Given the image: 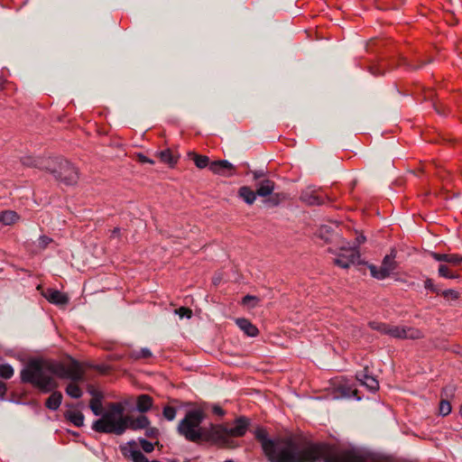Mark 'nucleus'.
Returning a JSON list of instances; mask_svg holds the SVG:
<instances>
[{
  "label": "nucleus",
  "mask_w": 462,
  "mask_h": 462,
  "mask_svg": "<svg viewBox=\"0 0 462 462\" xmlns=\"http://www.w3.org/2000/svg\"><path fill=\"white\" fill-rule=\"evenodd\" d=\"M254 435L269 462H400L391 457L340 449L325 443L310 442L300 447L290 437L271 438L262 427L256 428Z\"/></svg>",
  "instance_id": "1"
},
{
  "label": "nucleus",
  "mask_w": 462,
  "mask_h": 462,
  "mask_svg": "<svg viewBox=\"0 0 462 462\" xmlns=\"http://www.w3.org/2000/svg\"><path fill=\"white\" fill-rule=\"evenodd\" d=\"M21 381L30 383L43 393L57 389L59 383L56 377L82 381L83 369L77 360H72L69 365L63 363L43 358L30 359L20 373Z\"/></svg>",
  "instance_id": "2"
},
{
  "label": "nucleus",
  "mask_w": 462,
  "mask_h": 462,
  "mask_svg": "<svg viewBox=\"0 0 462 462\" xmlns=\"http://www.w3.org/2000/svg\"><path fill=\"white\" fill-rule=\"evenodd\" d=\"M205 414L201 410L195 409L187 411L185 417L179 422L177 431L185 439L198 442L201 439H210L209 428L201 427Z\"/></svg>",
  "instance_id": "3"
},
{
  "label": "nucleus",
  "mask_w": 462,
  "mask_h": 462,
  "mask_svg": "<svg viewBox=\"0 0 462 462\" xmlns=\"http://www.w3.org/2000/svg\"><path fill=\"white\" fill-rule=\"evenodd\" d=\"M123 412L124 407L121 403L111 402L108 405V410L93 422L92 430L98 433L122 435L125 431Z\"/></svg>",
  "instance_id": "4"
},
{
  "label": "nucleus",
  "mask_w": 462,
  "mask_h": 462,
  "mask_svg": "<svg viewBox=\"0 0 462 462\" xmlns=\"http://www.w3.org/2000/svg\"><path fill=\"white\" fill-rule=\"evenodd\" d=\"M249 419L240 416L234 421L233 427L223 424H210L209 436L211 440L222 445H228L230 437H243L248 430Z\"/></svg>",
  "instance_id": "5"
},
{
  "label": "nucleus",
  "mask_w": 462,
  "mask_h": 462,
  "mask_svg": "<svg viewBox=\"0 0 462 462\" xmlns=\"http://www.w3.org/2000/svg\"><path fill=\"white\" fill-rule=\"evenodd\" d=\"M48 165H45L46 171H50L53 177L66 184H76L79 179L77 169L67 160L56 157L48 158Z\"/></svg>",
  "instance_id": "6"
},
{
  "label": "nucleus",
  "mask_w": 462,
  "mask_h": 462,
  "mask_svg": "<svg viewBox=\"0 0 462 462\" xmlns=\"http://www.w3.org/2000/svg\"><path fill=\"white\" fill-rule=\"evenodd\" d=\"M336 254L334 263L340 268L348 269L352 264L359 263L360 253L356 245H350L348 242H343L338 251L329 249Z\"/></svg>",
  "instance_id": "7"
},
{
  "label": "nucleus",
  "mask_w": 462,
  "mask_h": 462,
  "mask_svg": "<svg viewBox=\"0 0 462 462\" xmlns=\"http://www.w3.org/2000/svg\"><path fill=\"white\" fill-rule=\"evenodd\" d=\"M387 335L396 339H420L423 337L421 330L408 326L388 325Z\"/></svg>",
  "instance_id": "8"
},
{
  "label": "nucleus",
  "mask_w": 462,
  "mask_h": 462,
  "mask_svg": "<svg viewBox=\"0 0 462 462\" xmlns=\"http://www.w3.org/2000/svg\"><path fill=\"white\" fill-rule=\"evenodd\" d=\"M120 448L123 456L133 462H149L148 458L136 448L134 441L128 442Z\"/></svg>",
  "instance_id": "9"
},
{
  "label": "nucleus",
  "mask_w": 462,
  "mask_h": 462,
  "mask_svg": "<svg viewBox=\"0 0 462 462\" xmlns=\"http://www.w3.org/2000/svg\"><path fill=\"white\" fill-rule=\"evenodd\" d=\"M356 377L357 381L369 391L375 392L378 390L379 383L375 377L370 374L368 367H365L363 370L357 372Z\"/></svg>",
  "instance_id": "10"
},
{
  "label": "nucleus",
  "mask_w": 462,
  "mask_h": 462,
  "mask_svg": "<svg viewBox=\"0 0 462 462\" xmlns=\"http://www.w3.org/2000/svg\"><path fill=\"white\" fill-rule=\"evenodd\" d=\"M125 426L126 429L134 430L147 429L150 425L149 419L144 415H140L137 418L132 416H125Z\"/></svg>",
  "instance_id": "11"
},
{
  "label": "nucleus",
  "mask_w": 462,
  "mask_h": 462,
  "mask_svg": "<svg viewBox=\"0 0 462 462\" xmlns=\"http://www.w3.org/2000/svg\"><path fill=\"white\" fill-rule=\"evenodd\" d=\"M209 170L215 174L227 176V177L233 176L235 174L233 171L229 172V173L226 172V171H230L234 170V165L226 160H219V161L212 162L209 164Z\"/></svg>",
  "instance_id": "12"
},
{
  "label": "nucleus",
  "mask_w": 462,
  "mask_h": 462,
  "mask_svg": "<svg viewBox=\"0 0 462 462\" xmlns=\"http://www.w3.org/2000/svg\"><path fill=\"white\" fill-rule=\"evenodd\" d=\"M43 296L48 301L56 305H65L69 301V298L66 294L54 289H48L43 293Z\"/></svg>",
  "instance_id": "13"
},
{
  "label": "nucleus",
  "mask_w": 462,
  "mask_h": 462,
  "mask_svg": "<svg viewBox=\"0 0 462 462\" xmlns=\"http://www.w3.org/2000/svg\"><path fill=\"white\" fill-rule=\"evenodd\" d=\"M236 323L238 328L248 337H254L259 333L258 328L247 319H236Z\"/></svg>",
  "instance_id": "14"
},
{
  "label": "nucleus",
  "mask_w": 462,
  "mask_h": 462,
  "mask_svg": "<svg viewBox=\"0 0 462 462\" xmlns=\"http://www.w3.org/2000/svg\"><path fill=\"white\" fill-rule=\"evenodd\" d=\"M256 193L260 197H267L274 190V182L269 179H263L255 183Z\"/></svg>",
  "instance_id": "15"
},
{
  "label": "nucleus",
  "mask_w": 462,
  "mask_h": 462,
  "mask_svg": "<svg viewBox=\"0 0 462 462\" xmlns=\"http://www.w3.org/2000/svg\"><path fill=\"white\" fill-rule=\"evenodd\" d=\"M23 165L26 167H34L46 170L45 165H48V158H34L32 156H24L21 160Z\"/></svg>",
  "instance_id": "16"
},
{
  "label": "nucleus",
  "mask_w": 462,
  "mask_h": 462,
  "mask_svg": "<svg viewBox=\"0 0 462 462\" xmlns=\"http://www.w3.org/2000/svg\"><path fill=\"white\" fill-rule=\"evenodd\" d=\"M51 393V394L47 398L45 402V406L51 411H57L62 402V393L55 390Z\"/></svg>",
  "instance_id": "17"
},
{
  "label": "nucleus",
  "mask_w": 462,
  "mask_h": 462,
  "mask_svg": "<svg viewBox=\"0 0 462 462\" xmlns=\"http://www.w3.org/2000/svg\"><path fill=\"white\" fill-rule=\"evenodd\" d=\"M257 193L248 186H242L238 189V197L246 204L252 205L256 199Z\"/></svg>",
  "instance_id": "18"
},
{
  "label": "nucleus",
  "mask_w": 462,
  "mask_h": 462,
  "mask_svg": "<svg viewBox=\"0 0 462 462\" xmlns=\"http://www.w3.org/2000/svg\"><path fill=\"white\" fill-rule=\"evenodd\" d=\"M452 268L453 267L448 264L440 263L438 269L439 276L446 279H458L460 277L459 273Z\"/></svg>",
  "instance_id": "19"
},
{
  "label": "nucleus",
  "mask_w": 462,
  "mask_h": 462,
  "mask_svg": "<svg viewBox=\"0 0 462 462\" xmlns=\"http://www.w3.org/2000/svg\"><path fill=\"white\" fill-rule=\"evenodd\" d=\"M152 406V398L148 394H141L137 398L136 409L140 412L148 411Z\"/></svg>",
  "instance_id": "20"
},
{
  "label": "nucleus",
  "mask_w": 462,
  "mask_h": 462,
  "mask_svg": "<svg viewBox=\"0 0 462 462\" xmlns=\"http://www.w3.org/2000/svg\"><path fill=\"white\" fill-rule=\"evenodd\" d=\"M64 417L76 427H82L84 425V415L81 411H68L64 413Z\"/></svg>",
  "instance_id": "21"
},
{
  "label": "nucleus",
  "mask_w": 462,
  "mask_h": 462,
  "mask_svg": "<svg viewBox=\"0 0 462 462\" xmlns=\"http://www.w3.org/2000/svg\"><path fill=\"white\" fill-rule=\"evenodd\" d=\"M102 399L103 394L97 393L89 402V408L96 416H101L103 414Z\"/></svg>",
  "instance_id": "22"
},
{
  "label": "nucleus",
  "mask_w": 462,
  "mask_h": 462,
  "mask_svg": "<svg viewBox=\"0 0 462 462\" xmlns=\"http://www.w3.org/2000/svg\"><path fill=\"white\" fill-rule=\"evenodd\" d=\"M300 199L309 205H321L324 203L323 198L319 197L315 192L308 190L301 193Z\"/></svg>",
  "instance_id": "23"
},
{
  "label": "nucleus",
  "mask_w": 462,
  "mask_h": 462,
  "mask_svg": "<svg viewBox=\"0 0 462 462\" xmlns=\"http://www.w3.org/2000/svg\"><path fill=\"white\" fill-rule=\"evenodd\" d=\"M396 252L395 250H392L389 254H386L382 262V266L385 268L391 273L397 268V263L395 261Z\"/></svg>",
  "instance_id": "24"
},
{
  "label": "nucleus",
  "mask_w": 462,
  "mask_h": 462,
  "mask_svg": "<svg viewBox=\"0 0 462 462\" xmlns=\"http://www.w3.org/2000/svg\"><path fill=\"white\" fill-rule=\"evenodd\" d=\"M368 268L370 270V273L372 277L377 279V280H383L390 276L391 273L388 272L383 266L377 267L374 264H369Z\"/></svg>",
  "instance_id": "25"
},
{
  "label": "nucleus",
  "mask_w": 462,
  "mask_h": 462,
  "mask_svg": "<svg viewBox=\"0 0 462 462\" xmlns=\"http://www.w3.org/2000/svg\"><path fill=\"white\" fill-rule=\"evenodd\" d=\"M83 381L84 379L81 382ZM79 382V381H71V383H69L66 387V393L73 399L80 398L83 393L79 386L77 384Z\"/></svg>",
  "instance_id": "26"
},
{
  "label": "nucleus",
  "mask_w": 462,
  "mask_h": 462,
  "mask_svg": "<svg viewBox=\"0 0 462 462\" xmlns=\"http://www.w3.org/2000/svg\"><path fill=\"white\" fill-rule=\"evenodd\" d=\"M18 218L19 217L15 211L5 210L0 213V222L5 226L14 224Z\"/></svg>",
  "instance_id": "27"
},
{
  "label": "nucleus",
  "mask_w": 462,
  "mask_h": 462,
  "mask_svg": "<svg viewBox=\"0 0 462 462\" xmlns=\"http://www.w3.org/2000/svg\"><path fill=\"white\" fill-rule=\"evenodd\" d=\"M160 158H161L162 162H163L171 166H173L174 164H176L177 161H178V158L175 157L169 149L162 151L160 152Z\"/></svg>",
  "instance_id": "28"
},
{
  "label": "nucleus",
  "mask_w": 462,
  "mask_h": 462,
  "mask_svg": "<svg viewBox=\"0 0 462 462\" xmlns=\"http://www.w3.org/2000/svg\"><path fill=\"white\" fill-rule=\"evenodd\" d=\"M387 323L380 322V321H370L368 323V326L373 330H376L382 335H387V329H388Z\"/></svg>",
  "instance_id": "29"
},
{
  "label": "nucleus",
  "mask_w": 462,
  "mask_h": 462,
  "mask_svg": "<svg viewBox=\"0 0 462 462\" xmlns=\"http://www.w3.org/2000/svg\"><path fill=\"white\" fill-rule=\"evenodd\" d=\"M194 162H195L196 166L199 169H204L208 165L209 166V164H210V163H208L209 159L208 156L199 155V154H196V153H194Z\"/></svg>",
  "instance_id": "30"
},
{
  "label": "nucleus",
  "mask_w": 462,
  "mask_h": 462,
  "mask_svg": "<svg viewBox=\"0 0 462 462\" xmlns=\"http://www.w3.org/2000/svg\"><path fill=\"white\" fill-rule=\"evenodd\" d=\"M14 375V369L8 364L0 365V377L10 379Z\"/></svg>",
  "instance_id": "31"
},
{
  "label": "nucleus",
  "mask_w": 462,
  "mask_h": 462,
  "mask_svg": "<svg viewBox=\"0 0 462 462\" xmlns=\"http://www.w3.org/2000/svg\"><path fill=\"white\" fill-rule=\"evenodd\" d=\"M462 263V255L457 254H448L447 264L457 267Z\"/></svg>",
  "instance_id": "32"
},
{
  "label": "nucleus",
  "mask_w": 462,
  "mask_h": 462,
  "mask_svg": "<svg viewBox=\"0 0 462 462\" xmlns=\"http://www.w3.org/2000/svg\"><path fill=\"white\" fill-rule=\"evenodd\" d=\"M176 413H177L176 409L174 407L169 406V405L165 406L162 411L163 417L169 421H171L175 419Z\"/></svg>",
  "instance_id": "33"
},
{
  "label": "nucleus",
  "mask_w": 462,
  "mask_h": 462,
  "mask_svg": "<svg viewBox=\"0 0 462 462\" xmlns=\"http://www.w3.org/2000/svg\"><path fill=\"white\" fill-rule=\"evenodd\" d=\"M439 294H441L446 300H457L459 298V293L458 291H455V290H452V289H448V290H445V291H440Z\"/></svg>",
  "instance_id": "34"
},
{
  "label": "nucleus",
  "mask_w": 462,
  "mask_h": 462,
  "mask_svg": "<svg viewBox=\"0 0 462 462\" xmlns=\"http://www.w3.org/2000/svg\"><path fill=\"white\" fill-rule=\"evenodd\" d=\"M451 412V404L447 400H442L439 403V414L447 416Z\"/></svg>",
  "instance_id": "35"
},
{
  "label": "nucleus",
  "mask_w": 462,
  "mask_h": 462,
  "mask_svg": "<svg viewBox=\"0 0 462 462\" xmlns=\"http://www.w3.org/2000/svg\"><path fill=\"white\" fill-rule=\"evenodd\" d=\"M258 301V298L252 295H245L242 300V303L250 308H254Z\"/></svg>",
  "instance_id": "36"
},
{
  "label": "nucleus",
  "mask_w": 462,
  "mask_h": 462,
  "mask_svg": "<svg viewBox=\"0 0 462 462\" xmlns=\"http://www.w3.org/2000/svg\"><path fill=\"white\" fill-rule=\"evenodd\" d=\"M424 287H425V289H427L434 293L439 294V292H440L439 288L434 284L432 279H430V278L426 279L424 282Z\"/></svg>",
  "instance_id": "37"
},
{
  "label": "nucleus",
  "mask_w": 462,
  "mask_h": 462,
  "mask_svg": "<svg viewBox=\"0 0 462 462\" xmlns=\"http://www.w3.org/2000/svg\"><path fill=\"white\" fill-rule=\"evenodd\" d=\"M430 254L435 261L447 264L448 254H439L436 252H430Z\"/></svg>",
  "instance_id": "38"
},
{
  "label": "nucleus",
  "mask_w": 462,
  "mask_h": 462,
  "mask_svg": "<svg viewBox=\"0 0 462 462\" xmlns=\"http://www.w3.org/2000/svg\"><path fill=\"white\" fill-rule=\"evenodd\" d=\"M175 314L180 316V318L186 317V318L189 319L191 317V315H192V311L189 308L180 307V308L175 310Z\"/></svg>",
  "instance_id": "39"
},
{
  "label": "nucleus",
  "mask_w": 462,
  "mask_h": 462,
  "mask_svg": "<svg viewBox=\"0 0 462 462\" xmlns=\"http://www.w3.org/2000/svg\"><path fill=\"white\" fill-rule=\"evenodd\" d=\"M133 356L136 359L148 358L152 356V352L148 348H142L140 351L134 353Z\"/></svg>",
  "instance_id": "40"
},
{
  "label": "nucleus",
  "mask_w": 462,
  "mask_h": 462,
  "mask_svg": "<svg viewBox=\"0 0 462 462\" xmlns=\"http://www.w3.org/2000/svg\"><path fill=\"white\" fill-rule=\"evenodd\" d=\"M140 445L143 450L146 453H151L154 449L153 444L144 439H140Z\"/></svg>",
  "instance_id": "41"
},
{
  "label": "nucleus",
  "mask_w": 462,
  "mask_h": 462,
  "mask_svg": "<svg viewBox=\"0 0 462 462\" xmlns=\"http://www.w3.org/2000/svg\"><path fill=\"white\" fill-rule=\"evenodd\" d=\"M52 238L47 236H41L39 237V247L42 249H45L51 243H52Z\"/></svg>",
  "instance_id": "42"
},
{
  "label": "nucleus",
  "mask_w": 462,
  "mask_h": 462,
  "mask_svg": "<svg viewBox=\"0 0 462 462\" xmlns=\"http://www.w3.org/2000/svg\"><path fill=\"white\" fill-rule=\"evenodd\" d=\"M251 172L253 174L254 180H258L265 176V171L263 170L253 171Z\"/></svg>",
  "instance_id": "43"
},
{
  "label": "nucleus",
  "mask_w": 462,
  "mask_h": 462,
  "mask_svg": "<svg viewBox=\"0 0 462 462\" xmlns=\"http://www.w3.org/2000/svg\"><path fill=\"white\" fill-rule=\"evenodd\" d=\"M213 412L218 416H223L225 414L224 410L217 405L213 407Z\"/></svg>",
  "instance_id": "44"
},
{
  "label": "nucleus",
  "mask_w": 462,
  "mask_h": 462,
  "mask_svg": "<svg viewBox=\"0 0 462 462\" xmlns=\"http://www.w3.org/2000/svg\"><path fill=\"white\" fill-rule=\"evenodd\" d=\"M6 392V386L5 384L0 381V396H3L5 394Z\"/></svg>",
  "instance_id": "45"
},
{
  "label": "nucleus",
  "mask_w": 462,
  "mask_h": 462,
  "mask_svg": "<svg viewBox=\"0 0 462 462\" xmlns=\"http://www.w3.org/2000/svg\"><path fill=\"white\" fill-rule=\"evenodd\" d=\"M120 235V228L119 227H115L113 230H112V234H111V237H117L119 236Z\"/></svg>",
  "instance_id": "46"
},
{
  "label": "nucleus",
  "mask_w": 462,
  "mask_h": 462,
  "mask_svg": "<svg viewBox=\"0 0 462 462\" xmlns=\"http://www.w3.org/2000/svg\"><path fill=\"white\" fill-rule=\"evenodd\" d=\"M324 232H328V226H323V227L320 228V236L322 238H325L326 240H328V237L324 236V234H323Z\"/></svg>",
  "instance_id": "47"
},
{
  "label": "nucleus",
  "mask_w": 462,
  "mask_h": 462,
  "mask_svg": "<svg viewBox=\"0 0 462 462\" xmlns=\"http://www.w3.org/2000/svg\"><path fill=\"white\" fill-rule=\"evenodd\" d=\"M140 160H141V162H148V163H152V164L153 163V161H152V160L148 159L147 157H145V156H143V155H141V156H140Z\"/></svg>",
  "instance_id": "48"
},
{
  "label": "nucleus",
  "mask_w": 462,
  "mask_h": 462,
  "mask_svg": "<svg viewBox=\"0 0 462 462\" xmlns=\"http://www.w3.org/2000/svg\"><path fill=\"white\" fill-rule=\"evenodd\" d=\"M357 245H356L357 247L360 244L364 243L365 241V237L364 236H357Z\"/></svg>",
  "instance_id": "49"
},
{
  "label": "nucleus",
  "mask_w": 462,
  "mask_h": 462,
  "mask_svg": "<svg viewBox=\"0 0 462 462\" xmlns=\"http://www.w3.org/2000/svg\"><path fill=\"white\" fill-rule=\"evenodd\" d=\"M88 393L93 396V398L97 395V393H98L97 391H96L95 389H93L91 386L88 388Z\"/></svg>",
  "instance_id": "50"
},
{
  "label": "nucleus",
  "mask_w": 462,
  "mask_h": 462,
  "mask_svg": "<svg viewBox=\"0 0 462 462\" xmlns=\"http://www.w3.org/2000/svg\"><path fill=\"white\" fill-rule=\"evenodd\" d=\"M5 79L0 76V90L4 88Z\"/></svg>",
  "instance_id": "51"
},
{
  "label": "nucleus",
  "mask_w": 462,
  "mask_h": 462,
  "mask_svg": "<svg viewBox=\"0 0 462 462\" xmlns=\"http://www.w3.org/2000/svg\"><path fill=\"white\" fill-rule=\"evenodd\" d=\"M152 433H153V430L152 429H147L146 435L148 437H151L152 435Z\"/></svg>",
  "instance_id": "52"
},
{
  "label": "nucleus",
  "mask_w": 462,
  "mask_h": 462,
  "mask_svg": "<svg viewBox=\"0 0 462 462\" xmlns=\"http://www.w3.org/2000/svg\"><path fill=\"white\" fill-rule=\"evenodd\" d=\"M272 202L274 204V205H277L278 204V199H274V198L272 199Z\"/></svg>",
  "instance_id": "53"
},
{
  "label": "nucleus",
  "mask_w": 462,
  "mask_h": 462,
  "mask_svg": "<svg viewBox=\"0 0 462 462\" xmlns=\"http://www.w3.org/2000/svg\"><path fill=\"white\" fill-rule=\"evenodd\" d=\"M448 387L443 389V393L447 395Z\"/></svg>",
  "instance_id": "54"
},
{
  "label": "nucleus",
  "mask_w": 462,
  "mask_h": 462,
  "mask_svg": "<svg viewBox=\"0 0 462 462\" xmlns=\"http://www.w3.org/2000/svg\"><path fill=\"white\" fill-rule=\"evenodd\" d=\"M372 74L378 75L379 72L372 71Z\"/></svg>",
  "instance_id": "55"
},
{
  "label": "nucleus",
  "mask_w": 462,
  "mask_h": 462,
  "mask_svg": "<svg viewBox=\"0 0 462 462\" xmlns=\"http://www.w3.org/2000/svg\"><path fill=\"white\" fill-rule=\"evenodd\" d=\"M224 462H234L233 460H226Z\"/></svg>",
  "instance_id": "56"
},
{
  "label": "nucleus",
  "mask_w": 462,
  "mask_h": 462,
  "mask_svg": "<svg viewBox=\"0 0 462 462\" xmlns=\"http://www.w3.org/2000/svg\"><path fill=\"white\" fill-rule=\"evenodd\" d=\"M171 462H177V461H176V460H172V461H171Z\"/></svg>",
  "instance_id": "57"
}]
</instances>
